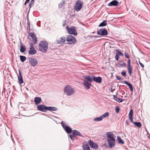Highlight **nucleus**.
Returning a JSON list of instances; mask_svg holds the SVG:
<instances>
[{
	"label": "nucleus",
	"mask_w": 150,
	"mask_h": 150,
	"mask_svg": "<svg viewBox=\"0 0 150 150\" xmlns=\"http://www.w3.org/2000/svg\"><path fill=\"white\" fill-rule=\"evenodd\" d=\"M107 141L110 148H112L115 146V138L116 136L112 132H107Z\"/></svg>",
	"instance_id": "nucleus-1"
},
{
	"label": "nucleus",
	"mask_w": 150,
	"mask_h": 150,
	"mask_svg": "<svg viewBox=\"0 0 150 150\" xmlns=\"http://www.w3.org/2000/svg\"><path fill=\"white\" fill-rule=\"evenodd\" d=\"M84 79L83 85L86 88L88 89L90 88L91 83L93 81V76H87Z\"/></svg>",
	"instance_id": "nucleus-2"
},
{
	"label": "nucleus",
	"mask_w": 150,
	"mask_h": 150,
	"mask_svg": "<svg viewBox=\"0 0 150 150\" xmlns=\"http://www.w3.org/2000/svg\"><path fill=\"white\" fill-rule=\"evenodd\" d=\"M37 107L38 110L43 112H45L47 110L50 111H55L57 110L55 107H46L45 105H38Z\"/></svg>",
	"instance_id": "nucleus-3"
},
{
	"label": "nucleus",
	"mask_w": 150,
	"mask_h": 150,
	"mask_svg": "<svg viewBox=\"0 0 150 150\" xmlns=\"http://www.w3.org/2000/svg\"><path fill=\"white\" fill-rule=\"evenodd\" d=\"M48 43L46 42L41 41L38 45L39 50L42 52H45L48 49Z\"/></svg>",
	"instance_id": "nucleus-4"
},
{
	"label": "nucleus",
	"mask_w": 150,
	"mask_h": 150,
	"mask_svg": "<svg viewBox=\"0 0 150 150\" xmlns=\"http://www.w3.org/2000/svg\"><path fill=\"white\" fill-rule=\"evenodd\" d=\"M64 91L66 94L68 96H71L75 92L74 89L71 86L68 85H67L64 88Z\"/></svg>",
	"instance_id": "nucleus-5"
},
{
	"label": "nucleus",
	"mask_w": 150,
	"mask_h": 150,
	"mask_svg": "<svg viewBox=\"0 0 150 150\" xmlns=\"http://www.w3.org/2000/svg\"><path fill=\"white\" fill-rule=\"evenodd\" d=\"M83 3L80 0H78L74 7V9L77 11H79L82 8Z\"/></svg>",
	"instance_id": "nucleus-6"
},
{
	"label": "nucleus",
	"mask_w": 150,
	"mask_h": 150,
	"mask_svg": "<svg viewBox=\"0 0 150 150\" xmlns=\"http://www.w3.org/2000/svg\"><path fill=\"white\" fill-rule=\"evenodd\" d=\"M66 40L68 44H74L76 42L75 38L71 35H68Z\"/></svg>",
	"instance_id": "nucleus-7"
},
{
	"label": "nucleus",
	"mask_w": 150,
	"mask_h": 150,
	"mask_svg": "<svg viewBox=\"0 0 150 150\" xmlns=\"http://www.w3.org/2000/svg\"><path fill=\"white\" fill-rule=\"evenodd\" d=\"M66 29L68 32L70 34L76 35L77 32L76 31V28L74 26L72 27H69L68 26L66 27Z\"/></svg>",
	"instance_id": "nucleus-8"
},
{
	"label": "nucleus",
	"mask_w": 150,
	"mask_h": 150,
	"mask_svg": "<svg viewBox=\"0 0 150 150\" xmlns=\"http://www.w3.org/2000/svg\"><path fill=\"white\" fill-rule=\"evenodd\" d=\"M127 62L128 66L127 67V69L129 76H131L132 75L133 72L132 67V66L131 65V61L130 59H129L128 60Z\"/></svg>",
	"instance_id": "nucleus-9"
},
{
	"label": "nucleus",
	"mask_w": 150,
	"mask_h": 150,
	"mask_svg": "<svg viewBox=\"0 0 150 150\" xmlns=\"http://www.w3.org/2000/svg\"><path fill=\"white\" fill-rule=\"evenodd\" d=\"M66 40V38L64 36L59 37L57 38V42L58 44L62 45Z\"/></svg>",
	"instance_id": "nucleus-10"
},
{
	"label": "nucleus",
	"mask_w": 150,
	"mask_h": 150,
	"mask_svg": "<svg viewBox=\"0 0 150 150\" xmlns=\"http://www.w3.org/2000/svg\"><path fill=\"white\" fill-rule=\"evenodd\" d=\"M62 125L64 129L68 133H71L72 132V129L69 126H67L66 124L63 123L62 122H61Z\"/></svg>",
	"instance_id": "nucleus-11"
},
{
	"label": "nucleus",
	"mask_w": 150,
	"mask_h": 150,
	"mask_svg": "<svg viewBox=\"0 0 150 150\" xmlns=\"http://www.w3.org/2000/svg\"><path fill=\"white\" fill-rule=\"evenodd\" d=\"M36 51L32 43H31L30 45V50L28 52V54L30 55H33L36 53Z\"/></svg>",
	"instance_id": "nucleus-12"
},
{
	"label": "nucleus",
	"mask_w": 150,
	"mask_h": 150,
	"mask_svg": "<svg viewBox=\"0 0 150 150\" xmlns=\"http://www.w3.org/2000/svg\"><path fill=\"white\" fill-rule=\"evenodd\" d=\"M97 33L99 35L104 36L107 35L108 31L106 29H101L99 30Z\"/></svg>",
	"instance_id": "nucleus-13"
},
{
	"label": "nucleus",
	"mask_w": 150,
	"mask_h": 150,
	"mask_svg": "<svg viewBox=\"0 0 150 150\" xmlns=\"http://www.w3.org/2000/svg\"><path fill=\"white\" fill-rule=\"evenodd\" d=\"M29 62L31 65L34 67L36 65L38 64V62L35 58H30L29 59Z\"/></svg>",
	"instance_id": "nucleus-14"
},
{
	"label": "nucleus",
	"mask_w": 150,
	"mask_h": 150,
	"mask_svg": "<svg viewBox=\"0 0 150 150\" xmlns=\"http://www.w3.org/2000/svg\"><path fill=\"white\" fill-rule=\"evenodd\" d=\"M19 75L18 76V83L19 84H22L23 82V81L22 78V76L20 70H19Z\"/></svg>",
	"instance_id": "nucleus-15"
},
{
	"label": "nucleus",
	"mask_w": 150,
	"mask_h": 150,
	"mask_svg": "<svg viewBox=\"0 0 150 150\" xmlns=\"http://www.w3.org/2000/svg\"><path fill=\"white\" fill-rule=\"evenodd\" d=\"M119 4V2L117 1L114 0L113 1H111L108 4V6H117Z\"/></svg>",
	"instance_id": "nucleus-16"
},
{
	"label": "nucleus",
	"mask_w": 150,
	"mask_h": 150,
	"mask_svg": "<svg viewBox=\"0 0 150 150\" xmlns=\"http://www.w3.org/2000/svg\"><path fill=\"white\" fill-rule=\"evenodd\" d=\"M34 101L35 104L37 105L40 103L42 101V99L40 98L36 97L35 98Z\"/></svg>",
	"instance_id": "nucleus-17"
},
{
	"label": "nucleus",
	"mask_w": 150,
	"mask_h": 150,
	"mask_svg": "<svg viewBox=\"0 0 150 150\" xmlns=\"http://www.w3.org/2000/svg\"><path fill=\"white\" fill-rule=\"evenodd\" d=\"M102 78L99 76L95 77L93 76V81H94L96 82L100 83L101 82Z\"/></svg>",
	"instance_id": "nucleus-18"
},
{
	"label": "nucleus",
	"mask_w": 150,
	"mask_h": 150,
	"mask_svg": "<svg viewBox=\"0 0 150 150\" xmlns=\"http://www.w3.org/2000/svg\"><path fill=\"white\" fill-rule=\"evenodd\" d=\"M133 111L132 109H130L129 114V120L131 122H133Z\"/></svg>",
	"instance_id": "nucleus-19"
},
{
	"label": "nucleus",
	"mask_w": 150,
	"mask_h": 150,
	"mask_svg": "<svg viewBox=\"0 0 150 150\" xmlns=\"http://www.w3.org/2000/svg\"><path fill=\"white\" fill-rule=\"evenodd\" d=\"M82 147L83 150H90V149L88 144H83Z\"/></svg>",
	"instance_id": "nucleus-20"
},
{
	"label": "nucleus",
	"mask_w": 150,
	"mask_h": 150,
	"mask_svg": "<svg viewBox=\"0 0 150 150\" xmlns=\"http://www.w3.org/2000/svg\"><path fill=\"white\" fill-rule=\"evenodd\" d=\"M72 134L74 136L77 135L81 136V134L76 130H74L72 131Z\"/></svg>",
	"instance_id": "nucleus-21"
},
{
	"label": "nucleus",
	"mask_w": 150,
	"mask_h": 150,
	"mask_svg": "<svg viewBox=\"0 0 150 150\" xmlns=\"http://www.w3.org/2000/svg\"><path fill=\"white\" fill-rule=\"evenodd\" d=\"M124 83L126 85H128L131 91H133V87L131 84L129 83L128 82L125 81Z\"/></svg>",
	"instance_id": "nucleus-22"
},
{
	"label": "nucleus",
	"mask_w": 150,
	"mask_h": 150,
	"mask_svg": "<svg viewBox=\"0 0 150 150\" xmlns=\"http://www.w3.org/2000/svg\"><path fill=\"white\" fill-rule=\"evenodd\" d=\"M20 52L22 53L24 52L26 50V48L24 45H23L22 44H21L20 46Z\"/></svg>",
	"instance_id": "nucleus-23"
},
{
	"label": "nucleus",
	"mask_w": 150,
	"mask_h": 150,
	"mask_svg": "<svg viewBox=\"0 0 150 150\" xmlns=\"http://www.w3.org/2000/svg\"><path fill=\"white\" fill-rule=\"evenodd\" d=\"M117 142L119 144H124V141L119 136L117 137Z\"/></svg>",
	"instance_id": "nucleus-24"
},
{
	"label": "nucleus",
	"mask_w": 150,
	"mask_h": 150,
	"mask_svg": "<svg viewBox=\"0 0 150 150\" xmlns=\"http://www.w3.org/2000/svg\"><path fill=\"white\" fill-rule=\"evenodd\" d=\"M132 123L135 126L138 127V128L141 127L142 125L140 122H133Z\"/></svg>",
	"instance_id": "nucleus-25"
},
{
	"label": "nucleus",
	"mask_w": 150,
	"mask_h": 150,
	"mask_svg": "<svg viewBox=\"0 0 150 150\" xmlns=\"http://www.w3.org/2000/svg\"><path fill=\"white\" fill-rule=\"evenodd\" d=\"M102 116H101L99 117L95 118L93 120L95 121H99L102 120Z\"/></svg>",
	"instance_id": "nucleus-26"
},
{
	"label": "nucleus",
	"mask_w": 150,
	"mask_h": 150,
	"mask_svg": "<svg viewBox=\"0 0 150 150\" xmlns=\"http://www.w3.org/2000/svg\"><path fill=\"white\" fill-rule=\"evenodd\" d=\"M20 57L21 61L23 62L24 61H25L26 59V57H25L23 56H20Z\"/></svg>",
	"instance_id": "nucleus-27"
},
{
	"label": "nucleus",
	"mask_w": 150,
	"mask_h": 150,
	"mask_svg": "<svg viewBox=\"0 0 150 150\" xmlns=\"http://www.w3.org/2000/svg\"><path fill=\"white\" fill-rule=\"evenodd\" d=\"M116 51L117 52V53H116V54L118 55H119L122 56V57L123 56V54L120 51L117 49L116 50Z\"/></svg>",
	"instance_id": "nucleus-28"
},
{
	"label": "nucleus",
	"mask_w": 150,
	"mask_h": 150,
	"mask_svg": "<svg viewBox=\"0 0 150 150\" xmlns=\"http://www.w3.org/2000/svg\"><path fill=\"white\" fill-rule=\"evenodd\" d=\"M106 21H104L103 22H102L100 24V25H99V26L101 27L105 26L106 25Z\"/></svg>",
	"instance_id": "nucleus-29"
},
{
	"label": "nucleus",
	"mask_w": 150,
	"mask_h": 150,
	"mask_svg": "<svg viewBox=\"0 0 150 150\" xmlns=\"http://www.w3.org/2000/svg\"><path fill=\"white\" fill-rule=\"evenodd\" d=\"M109 115V114L108 112H106V113L104 114L103 115H102L101 116H102V117L103 119V118L106 117L108 116Z\"/></svg>",
	"instance_id": "nucleus-30"
},
{
	"label": "nucleus",
	"mask_w": 150,
	"mask_h": 150,
	"mask_svg": "<svg viewBox=\"0 0 150 150\" xmlns=\"http://www.w3.org/2000/svg\"><path fill=\"white\" fill-rule=\"evenodd\" d=\"M98 146L96 143H94L93 145V146H92L91 147L92 148L95 149H98Z\"/></svg>",
	"instance_id": "nucleus-31"
},
{
	"label": "nucleus",
	"mask_w": 150,
	"mask_h": 150,
	"mask_svg": "<svg viewBox=\"0 0 150 150\" xmlns=\"http://www.w3.org/2000/svg\"><path fill=\"white\" fill-rule=\"evenodd\" d=\"M29 35L32 37V39L36 37V36L35 34L32 33H30L29 34Z\"/></svg>",
	"instance_id": "nucleus-32"
},
{
	"label": "nucleus",
	"mask_w": 150,
	"mask_h": 150,
	"mask_svg": "<svg viewBox=\"0 0 150 150\" xmlns=\"http://www.w3.org/2000/svg\"><path fill=\"white\" fill-rule=\"evenodd\" d=\"M64 4V1H63L61 3H60L59 4V8H61L62 6Z\"/></svg>",
	"instance_id": "nucleus-33"
},
{
	"label": "nucleus",
	"mask_w": 150,
	"mask_h": 150,
	"mask_svg": "<svg viewBox=\"0 0 150 150\" xmlns=\"http://www.w3.org/2000/svg\"><path fill=\"white\" fill-rule=\"evenodd\" d=\"M88 142L89 144V145L91 147L92 146H93V144L94 143L91 140H90L88 141Z\"/></svg>",
	"instance_id": "nucleus-34"
},
{
	"label": "nucleus",
	"mask_w": 150,
	"mask_h": 150,
	"mask_svg": "<svg viewBox=\"0 0 150 150\" xmlns=\"http://www.w3.org/2000/svg\"><path fill=\"white\" fill-rule=\"evenodd\" d=\"M126 71H123L121 72V74L124 77L126 76Z\"/></svg>",
	"instance_id": "nucleus-35"
},
{
	"label": "nucleus",
	"mask_w": 150,
	"mask_h": 150,
	"mask_svg": "<svg viewBox=\"0 0 150 150\" xmlns=\"http://www.w3.org/2000/svg\"><path fill=\"white\" fill-rule=\"evenodd\" d=\"M115 110L116 112L117 113L119 112L120 109L118 107H117L115 108Z\"/></svg>",
	"instance_id": "nucleus-36"
},
{
	"label": "nucleus",
	"mask_w": 150,
	"mask_h": 150,
	"mask_svg": "<svg viewBox=\"0 0 150 150\" xmlns=\"http://www.w3.org/2000/svg\"><path fill=\"white\" fill-rule=\"evenodd\" d=\"M32 40L33 42H34V43L36 44V42H37V38L36 37L32 39Z\"/></svg>",
	"instance_id": "nucleus-37"
},
{
	"label": "nucleus",
	"mask_w": 150,
	"mask_h": 150,
	"mask_svg": "<svg viewBox=\"0 0 150 150\" xmlns=\"http://www.w3.org/2000/svg\"><path fill=\"white\" fill-rule=\"evenodd\" d=\"M120 67H126V64L125 62H124L122 64H120Z\"/></svg>",
	"instance_id": "nucleus-38"
},
{
	"label": "nucleus",
	"mask_w": 150,
	"mask_h": 150,
	"mask_svg": "<svg viewBox=\"0 0 150 150\" xmlns=\"http://www.w3.org/2000/svg\"><path fill=\"white\" fill-rule=\"evenodd\" d=\"M33 3H34V0H31L30 1V8L31 6L33 4Z\"/></svg>",
	"instance_id": "nucleus-39"
},
{
	"label": "nucleus",
	"mask_w": 150,
	"mask_h": 150,
	"mask_svg": "<svg viewBox=\"0 0 150 150\" xmlns=\"http://www.w3.org/2000/svg\"><path fill=\"white\" fill-rule=\"evenodd\" d=\"M125 57L127 58H129V54L127 52H125Z\"/></svg>",
	"instance_id": "nucleus-40"
},
{
	"label": "nucleus",
	"mask_w": 150,
	"mask_h": 150,
	"mask_svg": "<svg viewBox=\"0 0 150 150\" xmlns=\"http://www.w3.org/2000/svg\"><path fill=\"white\" fill-rule=\"evenodd\" d=\"M113 97L114 100H115L117 101H118V100L119 98H118L115 96L113 95Z\"/></svg>",
	"instance_id": "nucleus-41"
},
{
	"label": "nucleus",
	"mask_w": 150,
	"mask_h": 150,
	"mask_svg": "<svg viewBox=\"0 0 150 150\" xmlns=\"http://www.w3.org/2000/svg\"><path fill=\"white\" fill-rule=\"evenodd\" d=\"M115 58L116 60H118L119 58V56L118 55L116 54L115 56Z\"/></svg>",
	"instance_id": "nucleus-42"
},
{
	"label": "nucleus",
	"mask_w": 150,
	"mask_h": 150,
	"mask_svg": "<svg viewBox=\"0 0 150 150\" xmlns=\"http://www.w3.org/2000/svg\"><path fill=\"white\" fill-rule=\"evenodd\" d=\"M139 63L142 68H143L144 67V65L143 64H142L140 62H139Z\"/></svg>",
	"instance_id": "nucleus-43"
},
{
	"label": "nucleus",
	"mask_w": 150,
	"mask_h": 150,
	"mask_svg": "<svg viewBox=\"0 0 150 150\" xmlns=\"http://www.w3.org/2000/svg\"><path fill=\"white\" fill-rule=\"evenodd\" d=\"M118 100V102H121L123 101V99L121 98H119Z\"/></svg>",
	"instance_id": "nucleus-44"
},
{
	"label": "nucleus",
	"mask_w": 150,
	"mask_h": 150,
	"mask_svg": "<svg viewBox=\"0 0 150 150\" xmlns=\"http://www.w3.org/2000/svg\"><path fill=\"white\" fill-rule=\"evenodd\" d=\"M116 78L118 80H122V78L118 76H117Z\"/></svg>",
	"instance_id": "nucleus-45"
},
{
	"label": "nucleus",
	"mask_w": 150,
	"mask_h": 150,
	"mask_svg": "<svg viewBox=\"0 0 150 150\" xmlns=\"http://www.w3.org/2000/svg\"><path fill=\"white\" fill-rule=\"evenodd\" d=\"M30 0H26L25 3L24 5H25L29 2Z\"/></svg>",
	"instance_id": "nucleus-46"
},
{
	"label": "nucleus",
	"mask_w": 150,
	"mask_h": 150,
	"mask_svg": "<svg viewBox=\"0 0 150 150\" xmlns=\"http://www.w3.org/2000/svg\"><path fill=\"white\" fill-rule=\"evenodd\" d=\"M73 136L72 135H69V137L70 138V139L72 140H73Z\"/></svg>",
	"instance_id": "nucleus-47"
},
{
	"label": "nucleus",
	"mask_w": 150,
	"mask_h": 150,
	"mask_svg": "<svg viewBox=\"0 0 150 150\" xmlns=\"http://www.w3.org/2000/svg\"><path fill=\"white\" fill-rule=\"evenodd\" d=\"M65 25V24H64V25H63L64 26Z\"/></svg>",
	"instance_id": "nucleus-48"
},
{
	"label": "nucleus",
	"mask_w": 150,
	"mask_h": 150,
	"mask_svg": "<svg viewBox=\"0 0 150 150\" xmlns=\"http://www.w3.org/2000/svg\"><path fill=\"white\" fill-rule=\"evenodd\" d=\"M65 25V24H64V25H63L64 26Z\"/></svg>",
	"instance_id": "nucleus-49"
}]
</instances>
